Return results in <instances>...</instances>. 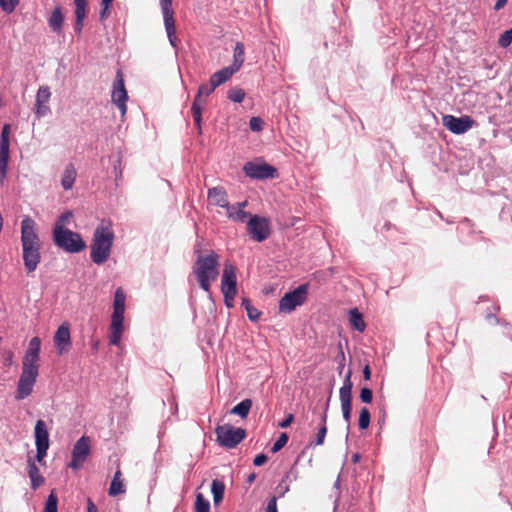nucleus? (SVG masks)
<instances>
[{
    "label": "nucleus",
    "instance_id": "3c124183",
    "mask_svg": "<svg viewBox=\"0 0 512 512\" xmlns=\"http://www.w3.org/2000/svg\"><path fill=\"white\" fill-rule=\"evenodd\" d=\"M265 512H278L277 510V497L273 496L269 499Z\"/></svg>",
    "mask_w": 512,
    "mask_h": 512
},
{
    "label": "nucleus",
    "instance_id": "4c0bfd02",
    "mask_svg": "<svg viewBox=\"0 0 512 512\" xmlns=\"http://www.w3.org/2000/svg\"><path fill=\"white\" fill-rule=\"evenodd\" d=\"M326 421H327V414L323 413L321 415V426H320L319 431L316 436L315 445H322L324 443V439H325V436L327 433Z\"/></svg>",
    "mask_w": 512,
    "mask_h": 512
},
{
    "label": "nucleus",
    "instance_id": "ddd939ff",
    "mask_svg": "<svg viewBox=\"0 0 512 512\" xmlns=\"http://www.w3.org/2000/svg\"><path fill=\"white\" fill-rule=\"evenodd\" d=\"M351 371H348L345 379L343 381V385L339 390V398L341 402V410L343 419L349 423L351 418V401H352V388L353 384L351 381Z\"/></svg>",
    "mask_w": 512,
    "mask_h": 512
},
{
    "label": "nucleus",
    "instance_id": "6e6d98bb",
    "mask_svg": "<svg viewBox=\"0 0 512 512\" xmlns=\"http://www.w3.org/2000/svg\"><path fill=\"white\" fill-rule=\"evenodd\" d=\"M110 5H111V4H107V5L105 6V4H101V6H102V9H101V11H100V18H101V19H105V18L108 16V14H109V8H110Z\"/></svg>",
    "mask_w": 512,
    "mask_h": 512
},
{
    "label": "nucleus",
    "instance_id": "de8ad7c7",
    "mask_svg": "<svg viewBox=\"0 0 512 512\" xmlns=\"http://www.w3.org/2000/svg\"><path fill=\"white\" fill-rule=\"evenodd\" d=\"M27 350L40 354V350H41V340H40V338L39 337H33L30 340V342H29V346H28Z\"/></svg>",
    "mask_w": 512,
    "mask_h": 512
},
{
    "label": "nucleus",
    "instance_id": "2eb2a0df",
    "mask_svg": "<svg viewBox=\"0 0 512 512\" xmlns=\"http://www.w3.org/2000/svg\"><path fill=\"white\" fill-rule=\"evenodd\" d=\"M443 125L452 133L460 135L471 129L475 121L470 116L455 117L445 115L442 118Z\"/></svg>",
    "mask_w": 512,
    "mask_h": 512
},
{
    "label": "nucleus",
    "instance_id": "a18cd8bd",
    "mask_svg": "<svg viewBox=\"0 0 512 512\" xmlns=\"http://www.w3.org/2000/svg\"><path fill=\"white\" fill-rule=\"evenodd\" d=\"M288 441V436L286 433H282L278 439L274 442L272 448H271V452L272 453H276L278 452L279 450H281L287 443Z\"/></svg>",
    "mask_w": 512,
    "mask_h": 512
},
{
    "label": "nucleus",
    "instance_id": "2f4dec72",
    "mask_svg": "<svg viewBox=\"0 0 512 512\" xmlns=\"http://www.w3.org/2000/svg\"><path fill=\"white\" fill-rule=\"evenodd\" d=\"M225 485L222 481L215 479L211 484V493L215 505H218L224 497Z\"/></svg>",
    "mask_w": 512,
    "mask_h": 512
},
{
    "label": "nucleus",
    "instance_id": "5701e85b",
    "mask_svg": "<svg viewBox=\"0 0 512 512\" xmlns=\"http://www.w3.org/2000/svg\"><path fill=\"white\" fill-rule=\"evenodd\" d=\"M28 476L31 481V488L37 490L45 482V478L40 473L39 468L35 464V461L31 458L28 459Z\"/></svg>",
    "mask_w": 512,
    "mask_h": 512
},
{
    "label": "nucleus",
    "instance_id": "c03bdc74",
    "mask_svg": "<svg viewBox=\"0 0 512 512\" xmlns=\"http://www.w3.org/2000/svg\"><path fill=\"white\" fill-rule=\"evenodd\" d=\"M18 4L19 0H0V8L6 13H12Z\"/></svg>",
    "mask_w": 512,
    "mask_h": 512
},
{
    "label": "nucleus",
    "instance_id": "c9c22d12",
    "mask_svg": "<svg viewBox=\"0 0 512 512\" xmlns=\"http://www.w3.org/2000/svg\"><path fill=\"white\" fill-rule=\"evenodd\" d=\"M72 217H73V214L71 211H66V212L62 213L56 220L53 230H57L58 227L61 230H68V228H66L65 226L70 224Z\"/></svg>",
    "mask_w": 512,
    "mask_h": 512
},
{
    "label": "nucleus",
    "instance_id": "ea45409f",
    "mask_svg": "<svg viewBox=\"0 0 512 512\" xmlns=\"http://www.w3.org/2000/svg\"><path fill=\"white\" fill-rule=\"evenodd\" d=\"M370 424V412L367 407L360 410L358 426L361 430L367 429Z\"/></svg>",
    "mask_w": 512,
    "mask_h": 512
},
{
    "label": "nucleus",
    "instance_id": "58836bf2",
    "mask_svg": "<svg viewBox=\"0 0 512 512\" xmlns=\"http://www.w3.org/2000/svg\"><path fill=\"white\" fill-rule=\"evenodd\" d=\"M245 95V91L239 87L231 88L227 93L228 99L235 103H241L244 100Z\"/></svg>",
    "mask_w": 512,
    "mask_h": 512
},
{
    "label": "nucleus",
    "instance_id": "f257e3e1",
    "mask_svg": "<svg viewBox=\"0 0 512 512\" xmlns=\"http://www.w3.org/2000/svg\"><path fill=\"white\" fill-rule=\"evenodd\" d=\"M22 259L27 274L33 273L41 262V241L37 224L30 216L21 221Z\"/></svg>",
    "mask_w": 512,
    "mask_h": 512
},
{
    "label": "nucleus",
    "instance_id": "e433bc0d",
    "mask_svg": "<svg viewBox=\"0 0 512 512\" xmlns=\"http://www.w3.org/2000/svg\"><path fill=\"white\" fill-rule=\"evenodd\" d=\"M195 512H210V502L201 493L196 495Z\"/></svg>",
    "mask_w": 512,
    "mask_h": 512
},
{
    "label": "nucleus",
    "instance_id": "0e129e2a",
    "mask_svg": "<svg viewBox=\"0 0 512 512\" xmlns=\"http://www.w3.org/2000/svg\"><path fill=\"white\" fill-rule=\"evenodd\" d=\"M339 487H340V477L338 476L337 480L334 483V488H336L338 490Z\"/></svg>",
    "mask_w": 512,
    "mask_h": 512
},
{
    "label": "nucleus",
    "instance_id": "bb28decb",
    "mask_svg": "<svg viewBox=\"0 0 512 512\" xmlns=\"http://www.w3.org/2000/svg\"><path fill=\"white\" fill-rule=\"evenodd\" d=\"M245 60V48L242 42H237L233 52V63L230 65L236 71H239Z\"/></svg>",
    "mask_w": 512,
    "mask_h": 512
},
{
    "label": "nucleus",
    "instance_id": "20e7f679",
    "mask_svg": "<svg viewBox=\"0 0 512 512\" xmlns=\"http://www.w3.org/2000/svg\"><path fill=\"white\" fill-rule=\"evenodd\" d=\"M126 295L122 288H117L114 293L113 313L111 316L109 343L118 346L120 344L125 313Z\"/></svg>",
    "mask_w": 512,
    "mask_h": 512
},
{
    "label": "nucleus",
    "instance_id": "aec40b11",
    "mask_svg": "<svg viewBox=\"0 0 512 512\" xmlns=\"http://www.w3.org/2000/svg\"><path fill=\"white\" fill-rule=\"evenodd\" d=\"M221 292L237 293V276L235 267L226 263L222 273Z\"/></svg>",
    "mask_w": 512,
    "mask_h": 512
},
{
    "label": "nucleus",
    "instance_id": "69168bd1",
    "mask_svg": "<svg viewBox=\"0 0 512 512\" xmlns=\"http://www.w3.org/2000/svg\"><path fill=\"white\" fill-rule=\"evenodd\" d=\"M98 346H99V342L98 341H95L93 344H92V349L94 351H97L98 350Z\"/></svg>",
    "mask_w": 512,
    "mask_h": 512
},
{
    "label": "nucleus",
    "instance_id": "a211bd4d",
    "mask_svg": "<svg viewBox=\"0 0 512 512\" xmlns=\"http://www.w3.org/2000/svg\"><path fill=\"white\" fill-rule=\"evenodd\" d=\"M51 98L50 88L46 85L40 86L35 99L34 113L38 119L50 113L49 100Z\"/></svg>",
    "mask_w": 512,
    "mask_h": 512
},
{
    "label": "nucleus",
    "instance_id": "9d476101",
    "mask_svg": "<svg viewBox=\"0 0 512 512\" xmlns=\"http://www.w3.org/2000/svg\"><path fill=\"white\" fill-rule=\"evenodd\" d=\"M217 87H214L213 82L209 81V84H201L198 88L197 95L193 101L191 112L194 119V123L198 129V132L201 133V123H202V107L204 101L202 100L203 96H209Z\"/></svg>",
    "mask_w": 512,
    "mask_h": 512
},
{
    "label": "nucleus",
    "instance_id": "052dcab7",
    "mask_svg": "<svg viewBox=\"0 0 512 512\" xmlns=\"http://www.w3.org/2000/svg\"><path fill=\"white\" fill-rule=\"evenodd\" d=\"M508 331L506 332V335L512 339V326H509L506 324Z\"/></svg>",
    "mask_w": 512,
    "mask_h": 512
},
{
    "label": "nucleus",
    "instance_id": "13d9d810",
    "mask_svg": "<svg viewBox=\"0 0 512 512\" xmlns=\"http://www.w3.org/2000/svg\"><path fill=\"white\" fill-rule=\"evenodd\" d=\"M363 377L365 380H370L371 378V371L368 365H366L363 369Z\"/></svg>",
    "mask_w": 512,
    "mask_h": 512
},
{
    "label": "nucleus",
    "instance_id": "c85d7f7f",
    "mask_svg": "<svg viewBox=\"0 0 512 512\" xmlns=\"http://www.w3.org/2000/svg\"><path fill=\"white\" fill-rule=\"evenodd\" d=\"M76 179V170L72 164H69L62 175L61 185L64 190L72 189Z\"/></svg>",
    "mask_w": 512,
    "mask_h": 512
},
{
    "label": "nucleus",
    "instance_id": "e2e57ef3",
    "mask_svg": "<svg viewBox=\"0 0 512 512\" xmlns=\"http://www.w3.org/2000/svg\"><path fill=\"white\" fill-rule=\"evenodd\" d=\"M359 459H360V455H359V454H354V455L352 456V461H353L354 463H357V462L359 461Z\"/></svg>",
    "mask_w": 512,
    "mask_h": 512
},
{
    "label": "nucleus",
    "instance_id": "c756f323",
    "mask_svg": "<svg viewBox=\"0 0 512 512\" xmlns=\"http://www.w3.org/2000/svg\"><path fill=\"white\" fill-rule=\"evenodd\" d=\"M349 322L353 329L363 332L365 330V322L362 314L355 308L349 311Z\"/></svg>",
    "mask_w": 512,
    "mask_h": 512
},
{
    "label": "nucleus",
    "instance_id": "412c9836",
    "mask_svg": "<svg viewBox=\"0 0 512 512\" xmlns=\"http://www.w3.org/2000/svg\"><path fill=\"white\" fill-rule=\"evenodd\" d=\"M207 198L210 204L226 208L230 203L226 190L221 186L209 188L207 191Z\"/></svg>",
    "mask_w": 512,
    "mask_h": 512
},
{
    "label": "nucleus",
    "instance_id": "cd10ccee",
    "mask_svg": "<svg viewBox=\"0 0 512 512\" xmlns=\"http://www.w3.org/2000/svg\"><path fill=\"white\" fill-rule=\"evenodd\" d=\"M38 353L26 351V354L23 358V367L22 370H29L39 373V366H38V360H39Z\"/></svg>",
    "mask_w": 512,
    "mask_h": 512
},
{
    "label": "nucleus",
    "instance_id": "a19ab883",
    "mask_svg": "<svg viewBox=\"0 0 512 512\" xmlns=\"http://www.w3.org/2000/svg\"><path fill=\"white\" fill-rule=\"evenodd\" d=\"M10 147V125L4 124L0 134V148Z\"/></svg>",
    "mask_w": 512,
    "mask_h": 512
},
{
    "label": "nucleus",
    "instance_id": "dca6fc26",
    "mask_svg": "<svg viewBox=\"0 0 512 512\" xmlns=\"http://www.w3.org/2000/svg\"><path fill=\"white\" fill-rule=\"evenodd\" d=\"M127 99L128 95L125 89L124 79L121 72L118 71L113 85L112 102L120 110L122 117L125 116L127 112Z\"/></svg>",
    "mask_w": 512,
    "mask_h": 512
},
{
    "label": "nucleus",
    "instance_id": "4be33fe9",
    "mask_svg": "<svg viewBox=\"0 0 512 512\" xmlns=\"http://www.w3.org/2000/svg\"><path fill=\"white\" fill-rule=\"evenodd\" d=\"M75 4V24H74V31L77 34H81L83 26H84V19L86 18V7H87V0H74Z\"/></svg>",
    "mask_w": 512,
    "mask_h": 512
},
{
    "label": "nucleus",
    "instance_id": "79ce46f5",
    "mask_svg": "<svg viewBox=\"0 0 512 512\" xmlns=\"http://www.w3.org/2000/svg\"><path fill=\"white\" fill-rule=\"evenodd\" d=\"M57 503H58L57 496L52 491L46 500L44 512H57L58 511Z\"/></svg>",
    "mask_w": 512,
    "mask_h": 512
},
{
    "label": "nucleus",
    "instance_id": "603ef678",
    "mask_svg": "<svg viewBox=\"0 0 512 512\" xmlns=\"http://www.w3.org/2000/svg\"><path fill=\"white\" fill-rule=\"evenodd\" d=\"M223 296H224V303L227 307H233V301H234V298L236 296L237 293H231L230 295H228L229 293L227 292H222Z\"/></svg>",
    "mask_w": 512,
    "mask_h": 512
},
{
    "label": "nucleus",
    "instance_id": "72a5a7b5",
    "mask_svg": "<svg viewBox=\"0 0 512 512\" xmlns=\"http://www.w3.org/2000/svg\"><path fill=\"white\" fill-rule=\"evenodd\" d=\"M124 492L125 488L124 484L120 480V471H117L111 481L108 493L110 496H116Z\"/></svg>",
    "mask_w": 512,
    "mask_h": 512
},
{
    "label": "nucleus",
    "instance_id": "8fccbe9b",
    "mask_svg": "<svg viewBox=\"0 0 512 512\" xmlns=\"http://www.w3.org/2000/svg\"><path fill=\"white\" fill-rule=\"evenodd\" d=\"M360 399L361 401H363L364 403H371L372 399H373V393H372V390L367 388V387H363L360 391Z\"/></svg>",
    "mask_w": 512,
    "mask_h": 512
},
{
    "label": "nucleus",
    "instance_id": "4468645a",
    "mask_svg": "<svg viewBox=\"0 0 512 512\" xmlns=\"http://www.w3.org/2000/svg\"><path fill=\"white\" fill-rule=\"evenodd\" d=\"M38 374V372L22 370L15 392L16 400H23L32 393Z\"/></svg>",
    "mask_w": 512,
    "mask_h": 512
},
{
    "label": "nucleus",
    "instance_id": "f8f14e48",
    "mask_svg": "<svg viewBox=\"0 0 512 512\" xmlns=\"http://www.w3.org/2000/svg\"><path fill=\"white\" fill-rule=\"evenodd\" d=\"M90 450H91L90 438L85 435L82 436L81 438H79L73 446L72 459L69 464V467H71L74 470L79 469L84 464L87 457L89 456Z\"/></svg>",
    "mask_w": 512,
    "mask_h": 512
},
{
    "label": "nucleus",
    "instance_id": "864d4df0",
    "mask_svg": "<svg viewBox=\"0 0 512 512\" xmlns=\"http://www.w3.org/2000/svg\"><path fill=\"white\" fill-rule=\"evenodd\" d=\"M267 459H268V458H267V456H266L265 454H263V453L258 454V455L254 458V460H253V464H254L255 466H262L263 464H265V463H266Z\"/></svg>",
    "mask_w": 512,
    "mask_h": 512
},
{
    "label": "nucleus",
    "instance_id": "f704fd0d",
    "mask_svg": "<svg viewBox=\"0 0 512 512\" xmlns=\"http://www.w3.org/2000/svg\"><path fill=\"white\" fill-rule=\"evenodd\" d=\"M241 305L246 310L247 316L251 321H257L260 318L261 312L252 306L248 298H242Z\"/></svg>",
    "mask_w": 512,
    "mask_h": 512
},
{
    "label": "nucleus",
    "instance_id": "6ab92c4d",
    "mask_svg": "<svg viewBox=\"0 0 512 512\" xmlns=\"http://www.w3.org/2000/svg\"><path fill=\"white\" fill-rule=\"evenodd\" d=\"M248 206V201L244 200L242 202H237L235 204H229L226 210V216L233 222L236 223H247L249 218L252 216L250 212L245 211V208Z\"/></svg>",
    "mask_w": 512,
    "mask_h": 512
},
{
    "label": "nucleus",
    "instance_id": "bf43d9fd",
    "mask_svg": "<svg viewBox=\"0 0 512 512\" xmlns=\"http://www.w3.org/2000/svg\"><path fill=\"white\" fill-rule=\"evenodd\" d=\"M255 478H256V474H255V473H251V474L248 476V478H247V482H248L249 484H251V483H253V482H254Z\"/></svg>",
    "mask_w": 512,
    "mask_h": 512
},
{
    "label": "nucleus",
    "instance_id": "7c9ffc66",
    "mask_svg": "<svg viewBox=\"0 0 512 512\" xmlns=\"http://www.w3.org/2000/svg\"><path fill=\"white\" fill-rule=\"evenodd\" d=\"M10 149L0 148V183L3 184L7 176Z\"/></svg>",
    "mask_w": 512,
    "mask_h": 512
},
{
    "label": "nucleus",
    "instance_id": "49530a36",
    "mask_svg": "<svg viewBox=\"0 0 512 512\" xmlns=\"http://www.w3.org/2000/svg\"><path fill=\"white\" fill-rule=\"evenodd\" d=\"M249 126L252 131L259 132L263 128V121L260 117H252L249 121Z\"/></svg>",
    "mask_w": 512,
    "mask_h": 512
},
{
    "label": "nucleus",
    "instance_id": "a878e982",
    "mask_svg": "<svg viewBox=\"0 0 512 512\" xmlns=\"http://www.w3.org/2000/svg\"><path fill=\"white\" fill-rule=\"evenodd\" d=\"M236 72L237 71L233 69L231 66L224 67L221 70L212 74V76L210 77V82H213L214 87H218L221 84L228 81Z\"/></svg>",
    "mask_w": 512,
    "mask_h": 512
},
{
    "label": "nucleus",
    "instance_id": "f3484780",
    "mask_svg": "<svg viewBox=\"0 0 512 512\" xmlns=\"http://www.w3.org/2000/svg\"><path fill=\"white\" fill-rule=\"evenodd\" d=\"M53 341L59 355H63L70 350L72 342L68 322H64L58 327L54 334Z\"/></svg>",
    "mask_w": 512,
    "mask_h": 512
},
{
    "label": "nucleus",
    "instance_id": "7ed1b4c3",
    "mask_svg": "<svg viewBox=\"0 0 512 512\" xmlns=\"http://www.w3.org/2000/svg\"><path fill=\"white\" fill-rule=\"evenodd\" d=\"M219 255L214 251L203 256L199 255L193 267L199 286L210 292V283L215 281L219 275Z\"/></svg>",
    "mask_w": 512,
    "mask_h": 512
},
{
    "label": "nucleus",
    "instance_id": "0eeeda50",
    "mask_svg": "<svg viewBox=\"0 0 512 512\" xmlns=\"http://www.w3.org/2000/svg\"><path fill=\"white\" fill-rule=\"evenodd\" d=\"M246 230L250 238L256 242H263L271 234V225L268 218L252 215L247 221Z\"/></svg>",
    "mask_w": 512,
    "mask_h": 512
},
{
    "label": "nucleus",
    "instance_id": "423d86ee",
    "mask_svg": "<svg viewBox=\"0 0 512 512\" xmlns=\"http://www.w3.org/2000/svg\"><path fill=\"white\" fill-rule=\"evenodd\" d=\"M215 433L219 444L227 449L235 448L246 437L245 429L230 424L217 426Z\"/></svg>",
    "mask_w": 512,
    "mask_h": 512
},
{
    "label": "nucleus",
    "instance_id": "39448f33",
    "mask_svg": "<svg viewBox=\"0 0 512 512\" xmlns=\"http://www.w3.org/2000/svg\"><path fill=\"white\" fill-rule=\"evenodd\" d=\"M53 241L57 247L68 253H79L86 247L81 235L70 229L61 230L58 227L57 230H53Z\"/></svg>",
    "mask_w": 512,
    "mask_h": 512
},
{
    "label": "nucleus",
    "instance_id": "9b49d317",
    "mask_svg": "<svg viewBox=\"0 0 512 512\" xmlns=\"http://www.w3.org/2000/svg\"><path fill=\"white\" fill-rule=\"evenodd\" d=\"M243 171L246 176L256 180L272 179L277 174V170L273 166L267 163H257L253 161L245 163Z\"/></svg>",
    "mask_w": 512,
    "mask_h": 512
},
{
    "label": "nucleus",
    "instance_id": "4d7b16f0",
    "mask_svg": "<svg viewBox=\"0 0 512 512\" xmlns=\"http://www.w3.org/2000/svg\"><path fill=\"white\" fill-rule=\"evenodd\" d=\"M508 0H497L495 5H494V10L495 11H499L501 10L502 8L505 7V5L507 4Z\"/></svg>",
    "mask_w": 512,
    "mask_h": 512
},
{
    "label": "nucleus",
    "instance_id": "680f3d73",
    "mask_svg": "<svg viewBox=\"0 0 512 512\" xmlns=\"http://www.w3.org/2000/svg\"><path fill=\"white\" fill-rule=\"evenodd\" d=\"M95 509H96L95 505L89 500L88 512H92V510H95Z\"/></svg>",
    "mask_w": 512,
    "mask_h": 512
},
{
    "label": "nucleus",
    "instance_id": "1a4fd4ad",
    "mask_svg": "<svg viewBox=\"0 0 512 512\" xmlns=\"http://www.w3.org/2000/svg\"><path fill=\"white\" fill-rule=\"evenodd\" d=\"M159 4L169 43L173 48H177L178 37L176 35L174 11L172 9V0H160Z\"/></svg>",
    "mask_w": 512,
    "mask_h": 512
},
{
    "label": "nucleus",
    "instance_id": "37998d69",
    "mask_svg": "<svg viewBox=\"0 0 512 512\" xmlns=\"http://www.w3.org/2000/svg\"><path fill=\"white\" fill-rule=\"evenodd\" d=\"M511 43H512V28L503 32L498 39V45L501 48H507Z\"/></svg>",
    "mask_w": 512,
    "mask_h": 512
},
{
    "label": "nucleus",
    "instance_id": "6e6552de",
    "mask_svg": "<svg viewBox=\"0 0 512 512\" xmlns=\"http://www.w3.org/2000/svg\"><path fill=\"white\" fill-rule=\"evenodd\" d=\"M308 284H301L293 291L286 293L279 301V311L284 313L292 312L296 307L302 305L307 298Z\"/></svg>",
    "mask_w": 512,
    "mask_h": 512
},
{
    "label": "nucleus",
    "instance_id": "338daca9",
    "mask_svg": "<svg viewBox=\"0 0 512 512\" xmlns=\"http://www.w3.org/2000/svg\"><path fill=\"white\" fill-rule=\"evenodd\" d=\"M113 2V0H101V4H105V6L107 4H111Z\"/></svg>",
    "mask_w": 512,
    "mask_h": 512
},
{
    "label": "nucleus",
    "instance_id": "b1692460",
    "mask_svg": "<svg viewBox=\"0 0 512 512\" xmlns=\"http://www.w3.org/2000/svg\"><path fill=\"white\" fill-rule=\"evenodd\" d=\"M64 16L60 6L54 8L48 18V25L52 32L60 34L62 32Z\"/></svg>",
    "mask_w": 512,
    "mask_h": 512
},
{
    "label": "nucleus",
    "instance_id": "f03ea898",
    "mask_svg": "<svg viewBox=\"0 0 512 512\" xmlns=\"http://www.w3.org/2000/svg\"><path fill=\"white\" fill-rule=\"evenodd\" d=\"M115 233L110 220L103 219L94 229L90 243V258L96 265L104 264L112 253Z\"/></svg>",
    "mask_w": 512,
    "mask_h": 512
},
{
    "label": "nucleus",
    "instance_id": "473e14b6",
    "mask_svg": "<svg viewBox=\"0 0 512 512\" xmlns=\"http://www.w3.org/2000/svg\"><path fill=\"white\" fill-rule=\"evenodd\" d=\"M251 407H252V400L244 399L231 409V414L238 415L241 418H246L249 414Z\"/></svg>",
    "mask_w": 512,
    "mask_h": 512
},
{
    "label": "nucleus",
    "instance_id": "774afa93",
    "mask_svg": "<svg viewBox=\"0 0 512 512\" xmlns=\"http://www.w3.org/2000/svg\"><path fill=\"white\" fill-rule=\"evenodd\" d=\"M379 423L384 424L385 423V411H383L382 418L379 419Z\"/></svg>",
    "mask_w": 512,
    "mask_h": 512
},
{
    "label": "nucleus",
    "instance_id": "393cba45",
    "mask_svg": "<svg viewBox=\"0 0 512 512\" xmlns=\"http://www.w3.org/2000/svg\"><path fill=\"white\" fill-rule=\"evenodd\" d=\"M35 445H49V433L46 423L43 420H37L34 428Z\"/></svg>",
    "mask_w": 512,
    "mask_h": 512
},
{
    "label": "nucleus",
    "instance_id": "5fc2aeb1",
    "mask_svg": "<svg viewBox=\"0 0 512 512\" xmlns=\"http://www.w3.org/2000/svg\"><path fill=\"white\" fill-rule=\"evenodd\" d=\"M294 416L292 414H289L283 421L279 423V426L281 428H287L293 421Z\"/></svg>",
    "mask_w": 512,
    "mask_h": 512
},
{
    "label": "nucleus",
    "instance_id": "09e8293b",
    "mask_svg": "<svg viewBox=\"0 0 512 512\" xmlns=\"http://www.w3.org/2000/svg\"><path fill=\"white\" fill-rule=\"evenodd\" d=\"M49 445H36V459L39 463H41L44 457L47 455V450Z\"/></svg>",
    "mask_w": 512,
    "mask_h": 512
}]
</instances>
